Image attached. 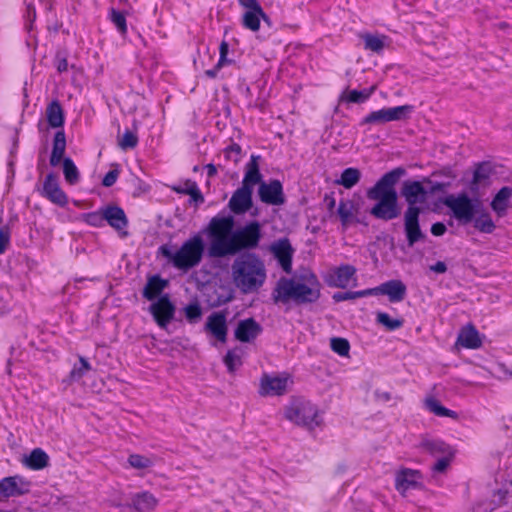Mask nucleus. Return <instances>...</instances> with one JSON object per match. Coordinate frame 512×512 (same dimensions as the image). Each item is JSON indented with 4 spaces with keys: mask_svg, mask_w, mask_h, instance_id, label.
Instances as JSON below:
<instances>
[{
    "mask_svg": "<svg viewBox=\"0 0 512 512\" xmlns=\"http://www.w3.org/2000/svg\"><path fill=\"white\" fill-rule=\"evenodd\" d=\"M321 295V284L310 270H303L291 278L281 277L271 294L275 304L297 305L315 303Z\"/></svg>",
    "mask_w": 512,
    "mask_h": 512,
    "instance_id": "obj_1",
    "label": "nucleus"
},
{
    "mask_svg": "<svg viewBox=\"0 0 512 512\" xmlns=\"http://www.w3.org/2000/svg\"><path fill=\"white\" fill-rule=\"evenodd\" d=\"M405 174L403 168H396L384 174L374 186L367 190V198L374 201L370 208L371 216L382 221H391L401 215V207L395 185Z\"/></svg>",
    "mask_w": 512,
    "mask_h": 512,
    "instance_id": "obj_2",
    "label": "nucleus"
},
{
    "mask_svg": "<svg viewBox=\"0 0 512 512\" xmlns=\"http://www.w3.org/2000/svg\"><path fill=\"white\" fill-rule=\"evenodd\" d=\"M231 277L235 287L242 293H255L266 281L265 264L255 254H243L233 261Z\"/></svg>",
    "mask_w": 512,
    "mask_h": 512,
    "instance_id": "obj_3",
    "label": "nucleus"
},
{
    "mask_svg": "<svg viewBox=\"0 0 512 512\" xmlns=\"http://www.w3.org/2000/svg\"><path fill=\"white\" fill-rule=\"evenodd\" d=\"M232 216L213 217L204 232L208 238L207 255L210 258H225L237 254Z\"/></svg>",
    "mask_w": 512,
    "mask_h": 512,
    "instance_id": "obj_4",
    "label": "nucleus"
},
{
    "mask_svg": "<svg viewBox=\"0 0 512 512\" xmlns=\"http://www.w3.org/2000/svg\"><path fill=\"white\" fill-rule=\"evenodd\" d=\"M160 252L174 267L188 271L201 263L205 252V243L201 234H195L187 239L179 249L173 251L168 246H161Z\"/></svg>",
    "mask_w": 512,
    "mask_h": 512,
    "instance_id": "obj_5",
    "label": "nucleus"
},
{
    "mask_svg": "<svg viewBox=\"0 0 512 512\" xmlns=\"http://www.w3.org/2000/svg\"><path fill=\"white\" fill-rule=\"evenodd\" d=\"M259 159V156H251L250 162L246 165L242 186L233 193L229 201V208L236 214L245 213L252 206L253 187L262 179L258 164Z\"/></svg>",
    "mask_w": 512,
    "mask_h": 512,
    "instance_id": "obj_6",
    "label": "nucleus"
},
{
    "mask_svg": "<svg viewBox=\"0 0 512 512\" xmlns=\"http://www.w3.org/2000/svg\"><path fill=\"white\" fill-rule=\"evenodd\" d=\"M284 418L295 426L314 430L321 425L318 407L303 397H293L283 410Z\"/></svg>",
    "mask_w": 512,
    "mask_h": 512,
    "instance_id": "obj_7",
    "label": "nucleus"
},
{
    "mask_svg": "<svg viewBox=\"0 0 512 512\" xmlns=\"http://www.w3.org/2000/svg\"><path fill=\"white\" fill-rule=\"evenodd\" d=\"M443 204L449 208L453 217L462 224L471 223L476 213L482 208V201L479 196L471 198L467 193L457 195L450 194L443 200Z\"/></svg>",
    "mask_w": 512,
    "mask_h": 512,
    "instance_id": "obj_8",
    "label": "nucleus"
},
{
    "mask_svg": "<svg viewBox=\"0 0 512 512\" xmlns=\"http://www.w3.org/2000/svg\"><path fill=\"white\" fill-rule=\"evenodd\" d=\"M413 112V106L401 105L390 108H382L372 111L365 116L361 122V126H380L392 121L407 120Z\"/></svg>",
    "mask_w": 512,
    "mask_h": 512,
    "instance_id": "obj_9",
    "label": "nucleus"
},
{
    "mask_svg": "<svg viewBox=\"0 0 512 512\" xmlns=\"http://www.w3.org/2000/svg\"><path fill=\"white\" fill-rule=\"evenodd\" d=\"M292 384L293 380L287 373L264 374L260 380L259 393L262 396H281L287 393Z\"/></svg>",
    "mask_w": 512,
    "mask_h": 512,
    "instance_id": "obj_10",
    "label": "nucleus"
},
{
    "mask_svg": "<svg viewBox=\"0 0 512 512\" xmlns=\"http://www.w3.org/2000/svg\"><path fill=\"white\" fill-rule=\"evenodd\" d=\"M237 253L255 249L261 239V225L257 221L250 222L234 231Z\"/></svg>",
    "mask_w": 512,
    "mask_h": 512,
    "instance_id": "obj_11",
    "label": "nucleus"
},
{
    "mask_svg": "<svg viewBox=\"0 0 512 512\" xmlns=\"http://www.w3.org/2000/svg\"><path fill=\"white\" fill-rule=\"evenodd\" d=\"M420 213L414 210H405L403 214L404 232L409 247H413L418 242H424L427 238L420 227Z\"/></svg>",
    "mask_w": 512,
    "mask_h": 512,
    "instance_id": "obj_12",
    "label": "nucleus"
},
{
    "mask_svg": "<svg viewBox=\"0 0 512 512\" xmlns=\"http://www.w3.org/2000/svg\"><path fill=\"white\" fill-rule=\"evenodd\" d=\"M401 194L407 203L406 210L421 212L417 204L426 201L427 191L420 181H405L401 189Z\"/></svg>",
    "mask_w": 512,
    "mask_h": 512,
    "instance_id": "obj_13",
    "label": "nucleus"
},
{
    "mask_svg": "<svg viewBox=\"0 0 512 512\" xmlns=\"http://www.w3.org/2000/svg\"><path fill=\"white\" fill-rule=\"evenodd\" d=\"M149 311L158 326L166 329L168 324L174 318L175 306L170 301L168 295H164L150 305Z\"/></svg>",
    "mask_w": 512,
    "mask_h": 512,
    "instance_id": "obj_14",
    "label": "nucleus"
},
{
    "mask_svg": "<svg viewBox=\"0 0 512 512\" xmlns=\"http://www.w3.org/2000/svg\"><path fill=\"white\" fill-rule=\"evenodd\" d=\"M421 478V473L418 470L402 468L396 472L395 488L405 497L408 491L422 487Z\"/></svg>",
    "mask_w": 512,
    "mask_h": 512,
    "instance_id": "obj_15",
    "label": "nucleus"
},
{
    "mask_svg": "<svg viewBox=\"0 0 512 512\" xmlns=\"http://www.w3.org/2000/svg\"><path fill=\"white\" fill-rule=\"evenodd\" d=\"M258 194L260 200L268 205H282L285 202V197L282 190V185L278 180H272L269 183H258Z\"/></svg>",
    "mask_w": 512,
    "mask_h": 512,
    "instance_id": "obj_16",
    "label": "nucleus"
},
{
    "mask_svg": "<svg viewBox=\"0 0 512 512\" xmlns=\"http://www.w3.org/2000/svg\"><path fill=\"white\" fill-rule=\"evenodd\" d=\"M159 505V499L150 491L134 493L128 507L134 512H153Z\"/></svg>",
    "mask_w": 512,
    "mask_h": 512,
    "instance_id": "obj_17",
    "label": "nucleus"
},
{
    "mask_svg": "<svg viewBox=\"0 0 512 512\" xmlns=\"http://www.w3.org/2000/svg\"><path fill=\"white\" fill-rule=\"evenodd\" d=\"M270 250L274 254L275 258L278 260L283 270L289 273L292 268L293 254V249L291 247L289 240L287 238H283L275 241L271 245Z\"/></svg>",
    "mask_w": 512,
    "mask_h": 512,
    "instance_id": "obj_18",
    "label": "nucleus"
},
{
    "mask_svg": "<svg viewBox=\"0 0 512 512\" xmlns=\"http://www.w3.org/2000/svg\"><path fill=\"white\" fill-rule=\"evenodd\" d=\"M29 491V482L18 476L4 478L0 481V493L5 497L25 494Z\"/></svg>",
    "mask_w": 512,
    "mask_h": 512,
    "instance_id": "obj_19",
    "label": "nucleus"
},
{
    "mask_svg": "<svg viewBox=\"0 0 512 512\" xmlns=\"http://www.w3.org/2000/svg\"><path fill=\"white\" fill-rule=\"evenodd\" d=\"M261 330V326L253 318H248L239 321L234 335L240 342H251L260 334Z\"/></svg>",
    "mask_w": 512,
    "mask_h": 512,
    "instance_id": "obj_20",
    "label": "nucleus"
},
{
    "mask_svg": "<svg viewBox=\"0 0 512 512\" xmlns=\"http://www.w3.org/2000/svg\"><path fill=\"white\" fill-rule=\"evenodd\" d=\"M491 175L492 167L489 164L483 163L478 165L469 185L471 194L474 196H480V190L489 185Z\"/></svg>",
    "mask_w": 512,
    "mask_h": 512,
    "instance_id": "obj_21",
    "label": "nucleus"
},
{
    "mask_svg": "<svg viewBox=\"0 0 512 512\" xmlns=\"http://www.w3.org/2000/svg\"><path fill=\"white\" fill-rule=\"evenodd\" d=\"M44 195L53 203L64 206L67 203V197L61 190L56 176L53 174L47 175L44 186Z\"/></svg>",
    "mask_w": 512,
    "mask_h": 512,
    "instance_id": "obj_22",
    "label": "nucleus"
},
{
    "mask_svg": "<svg viewBox=\"0 0 512 512\" xmlns=\"http://www.w3.org/2000/svg\"><path fill=\"white\" fill-rule=\"evenodd\" d=\"M206 329L215 336L219 341L226 342L227 339V324L226 316L223 313H212L206 322Z\"/></svg>",
    "mask_w": 512,
    "mask_h": 512,
    "instance_id": "obj_23",
    "label": "nucleus"
},
{
    "mask_svg": "<svg viewBox=\"0 0 512 512\" xmlns=\"http://www.w3.org/2000/svg\"><path fill=\"white\" fill-rule=\"evenodd\" d=\"M376 292L387 295L391 302H400L406 295V286L400 280H390L376 287Z\"/></svg>",
    "mask_w": 512,
    "mask_h": 512,
    "instance_id": "obj_24",
    "label": "nucleus"
},
{
    "mask_svg": "<svg viewBox=\"0 0 512 512\" xmlns=\"http://www.w3.org/2000/svg\"><path fill=\"white\" fill-rule=\"evenodd\" d=\"M127 463L130 468L138 471L140 476H144L150 473L152 468L155 466V457L132 453L128 456Z\"/></svg>",
    "mask_w": 512,
    "mask_h": 512,
    "instance_id": "obj_25",
    "label": "nucleus"
},
{
    "mask_svg": "<svg viewBox=\"0 0 512 512\" xmlns=\"http://www.w3.org/2000/svg\"><path fill=\"white\" fill-rule=\"evenodd\" d=\"M355 273L356 269L353 266L342 265L336 268L333 274L330 275L328 283L334 287L346 288L350 284V281L353 279Z\"/></svg>",
    "mask_w": 512,
    "mask_h": 512,
    "instance_id": "obj_26",
    "label": "nucleus"
},
{
    "mask_svg": "<svg viewBox=\"0 0 512 512\" xmlns=\"http://www.w3.org/2000/svg\"><path fill=\"white\" fill-rule=\"evenodd\" d=\"M420 448L430 455H450L454 452L453 448L442 440L423 438L420 442Z\"/></svg>",
    "mask_w": 512,
    "mask_h": 512,
    "instance_id": "obj_27",
    "label": "nucleus"
},
{
    "mask_svg": "<svg viewBox=\"0 0 512 512\" xmlns=\"http://www.w3.org/2000/svg\"><path fill=\"white\" fill-rule=\"evenodd\" d=\"M512 196V189L510 187H502L495 195L491 202V208L499 216L502 217L506 214L509 199Z\"/></svg>",
    "mask_w": 512,
    "mask_h": 512,
    "instance_id": "obj_28",
    "label": "nucleus"
},
{
    "mask_svg": "<svg viewBox=\"0 0 512 512\" xmlns=\"http://www.w3.org/2000/svg\"><path fill=\"white\" fill-rule=\"evenodd\" d=\"M472 222L474 228L481 233L491 234L496 229V224L494 223L490 213L483 207L476 213Z\"/></svg>",
    "mask_w": 512,
    "mask_h": 512,
    "instance_id": "obj_29",
    "label": "nucleus"
},
{
    "mask_svg": "<svg viewBox=\"0 0 512 512\" xmlns=\"http://www.w3.org/2000/svg\"><path fill=\"white\" fill-rule=\"evenodd\" d=\"M105 220L116 230L126 227L127 219L124 211L117 206H110L104 209Z\"/></svg>",
    "mask_w": 512,
    "mask_h": 512,
    "instance_id": "obj_30",
    "label": "nucleus"
},
{
    "mask_svg": "<svg viewBox=\"0 0 512 512\" xmlns=\"http://www.w3.org/2000/svg\"><path fill=\"white\" fill-rule=\"evenodd\" d=\"M46 118L50 127L61 128L64 124V111L58 100L52 101L46 108Z\"/></svg>",
    "mask_w": 512,
    "mask_h": 512,
    "instance_id": "obj_31",
    "label": "nucleus"
},
{
    "mask_svg": "<svg viewBox=\"0 0 512 512\" xmlns=\"http://www.w3.org/2000/svg\"><path fill=\"white\" fill-rule=\"evenodd\" d=\"M457 343L469 349H476L481 346L479 334L473 326H467L460 332Z\"/></svg>",
    "mask_w": 512,
    "mask_h": 512,
    "instance_id": "obj_32",
    "label": "nucleus"
},
{
    "mask_svg": "<svg viewBox=\"0 0 512 512\" xmlns=\"http://www.w3.org/2000/svg\"><path fill=\"white\" fill-rule=\"evenodd\" d=\"M92 369L90 363L83 356H79L78 362H76L67 378L64 382L69 385L75 382H79L90 370Z\"/></svg>",
    "mask_w": 512,
    "mask_h": 512,
    "instance_id": "obj_33",
    "label": "nucleus"
},
{
    "mask_svg": "<svg viewBox=\"0 0 512 512\" xmlns=\"http://www.w3.org/2000/svg\"><path fill=\"white\" fill-rule=\"evenodd\" d=\"M425 408L439 417H448L452 419H458V414L455 411L447 409L444 407L439 400H437L433 396H428L424 399Z\"/></svg>",
    "mask_w": 512,
    "mask_h": 512,
    "instance_id": "obj_34",
    "label": "nucleus"
},
{
    "mask_svg": "<svg viewBox=\"0 0 512 512\" xmlns=\"http://www.w3.org/2000/svg\"><path fill=\"white\" fill-rule=\"evenodd\" d=\"M375 90V85L362 91L346 89L340 95L339 102L363 103L374 93Z\"/></svg>",
    "mask_w": 512,
    "mask_h": 512,
    "instance_id": "obj_35",
    "label": "nucleus"
},
{
    "mask_svg": "<svg viewBox=\"0 0 512 512\" xmlns=\"http://www.w3.org/2000/svg\"><path fill=\"white\" fill-rule=\"evenodd\" d=\"M261 19L269 23V17L266 15L264 10L261 8V14H258L256 10H246L242 16V24L245 28L257 32L260 29Z\"/></svg>",
    "mask_w": 512,
    "mask_h": 512,
    "instance_id": "obj_36",
    "label": "nucleus"
},
{
    "mask_svg": "<svg viewBox=\"0 0 512 512\" xmlns=\"http://www.w3.org/2000/svg\"><path fill=\"white\" fill-rule=\"evenodd\" d=\"M66 148V138L62 130L57 131L53 141V149L50 157V164L57 166L63 159Z\"/></svg>",
    "mask_w": 512,
    "mask_h": 512,
    "instance_id": "obj_37",
    "label": "nucleus"
},
{
    "mask_svg": "<svg viewBox=\"0 0 512 512\" xmlns=\"http://www.w3.org/2000/svg\"><path fill=\"white\" fill-rule=\"evenodd\" d=\"M166 285L167 281L162 280L159 276H153L148 279L143 290V296L148 300H153L161 294Z\"/></svg>",
    "mask_w": 512,
    "mask_h": 512,
    "instance_id": "obj_38",
    "label": "nucleus"
},
{
    "mask_svg": "<svg viewBox=\"0 0 512 512\" xmlns=\"http://www.w3.org/2000/svg\"><path fill=\"white\" fill-rule=\"evenodd\" d=\"M49 457L40 448L34 449L25 459L24 463L31 469L40 470L48 465Z\"/></svg>",
    "mask_w": 512,
    "mask_h": 512,
    "instance_id": "obj_39",
    "label": "nucleus"
},
{
    "mask_svg": "<svg viewBox=\"0 0 512 512\" xmlns=\"http://www.w3.org/2000/svg\"><path fill=\"white\" fill-rule=\"evenodd\" d=\"M244 351L240 347H235L229 350L224 357V363L230 373H233L238 367L242 365V358Z\"/></svg>",
    "mask_w": 512,
    "mask_h": 512,
    "instance_id": "obj_40",
    "label": "nucleus"
},
{
    "mask_svg": "<svg viewBox=\"0 0 512 512\" xmlns=\"http://www.w3.org/2000/svg\"><path fill=\"white\" fill-rule=\"evenodd\" d=\"M364 47L372 52L379 53L385 47L386 36L375 34H363Z\"/></svg>",
    "mask_w": 512,
    "mask_h": 512,
    "instance_id": "obj_41",
    "label": "nucleus"
},
{
    "mask_svg": "<svg viewBox=\"0 0 512 512\" xmlns=\"http://www.w3.org/2000/svg\"><path fill=\"white\" fill-rule=\"evenodd\" d=\"M361 177L360 170L357 168H347L345 169L339 180L336 181L337 184L342 185L346 189H351L355 186Z\"/></svg>",
    "mask_w": 512,
    "mask_h": 512,
    "instance_id": "obj_42",
    "label": "nucleus"
},
{
    "mask_svg": "<svg viewBox=\"0 0 512 512\" xmlns=\"http://www.w3.org/2000/svg\"><path fill=\"white\" fill-rule=\"evenodd\" d=\"M376 321L378 324L384 326L387 330L392 331L399 329L403 325V319L400 318H391L389 314L385 312H378L376 316Z\"/></svg>",
    "mask_w": 512,
    "mask_h": 512,
    "instance_id": "obj_43",
    "label": "nucleus"
},
{
    "mask_svg": "<svg viewBox=\"0 0 512 512\" xmlns=\"http://www.w3.org/2000/svg\"><path fill=\"white\" fill-rule=\"evenodd\" d=\"M338 214L343 225H347L355 215V205L352 201H341L338 207Z\"/></svg>",
    "mask_w": 512,
    "mask_h": 512,
    "instance_id": "obj_44",
    "label": "nucleus"
},
{
    "mask_svg": "<svg viewBox=\"0 0 512 512\" xmlns=\"http://www.w3.org/2000/svg\"><path fill=\"white\" fill-rule=\"evenodd\" d=\"M63 172L65 179L70 184H75L79 180V172L70 158L63 159Z\"/></svg>",
    "mask_w": 512,
    "mask_h": 512,
    "instance_id": "obj_45",
    "label": "nucleus"
},
{
    "mask_svg": "<svg viewBox=\"0 0 512 512\" xmlns=\"http://www.w3.org/2000/svg\"><path fill=\"white\" fill-rule=\"evenodd\" d=\"M331 349L343 357L349 356L350 344L347 339L335 337L330 340Z\"/></svg>",
    "mask_w": 512,
    "mask_h": 512,
    "instance_id": "obj_46",
    "label": "nucleus"
},
{
    "mask_svg": "<svg viewBox=\"0 0 512 512\" xmlns=\"http://www.w3.org/2000/svg\"><path fill=\"white\" fill-rule=\"evenodd\" d=\"M455 455V451L450 455H443L442 458L438 459L431 467L432 475L435 477L438 474H443L447 471L450 463L452 462Z\"/></svg>",
    "mask_w": 512,
    "mask_h": 512,
    "instance_id": "obj_47",
    "label": "nucleus"
},
{
    "mask_svg": "<svg viewBox=\"0 0 512 512\" xmlns=\"http://www.w3.org/2000/svg\"><path fill=\"white\" fill-rule=\"evenodd\" d=\"M138 143V137L135 133L127 130L121 137H118V146L122 150L134 148Z\"/></svg>",
    "mask_w": 512,
    "mask_h": 512,
    "instance_id": "obj_48",
    "label": "nucleus"
},
{
    "mask_svg": "<svg viewBox=\"0 0 512 512\" xmlns=\"http://www.w3.org/2000/svg\"><path fill=\"white\" fill-rule=\"evenodd\" d=\"M184 314L191 323L197 322L202 316V308L198 302L190 303L184 308Z\"/></svg>",
    "mask_w": 512,
    "mask_h": 512,
    "instance_id": "obj_49",
    "label": "nucleus"
},
{
    "mask_svg": "<svg viewBox=\"0 0 512 512\" xmlns=\"http://www.w3.org/2000/svg\"><path fill=\"white\" fill-rule=\"evenodd\" d=\"M111 20L122 34L126 33V31H127L126 18L122 12H119V11H116L113 9L111 11Z\"/></svg>",
    "mask_w": 512,
    "mask_h": 512,
    "instance_id": "obj_50",
    "label": "nucleus"
},
{
    "mask_svg": "<svg viewBox=\"0 0 512 512\" xmlns=\"http://www.w3.org/2000/svg\"><path fill=\"white\" fill-rule=\"evenodd\" d=\"M224 152L227 160L233 161L235 164L240 161L241 147L238 144H232Z\"/></svg>",
    "mask_w": 512,
    "mask_h": 512,
    "instance_id": "obj_51",
    "label": "nucleus"
},
{
    "mask_svg": "<svg viewBox=\"0 0 512 512\" xmlns=\"http://www.w3.org/2000/svg\"><path fill=\"white\" fill-rule=\"evenodd\" d=\"M374 400L378 403H389L392 400V395L389 391L383 388H375L373 391Z\"/></svg>",
    "mask_w": 512,
    "mask_h": 512,
    "instance_id": "obj_52",
    "label": "nucleus"
},
{
    "mask_svg": "<svg viewBox=\"0 0 512 512\" xmlns=\"http://www.w3.org/2000/svg\"><path fill=\"white\" fill-rule=\"evenodd\" d=\"M104 220V210L102 212H93L85 215V221L93 226H101Z\"/></svg>",
    "mask_w": 512,
    "mask_h": 512,
    "instance_id": "obj_53",
    "label": "nucleus"
},
{
    "mask_svg": "<svg viewBox=\"0 0 512 512\" xmlns=\"http://www.w3.org/2000/svg\"><path fill=\"white\" fill-rule=\"evenodd\" d=\"M10 232L8 227L3 226L0 228V254H2L9 244Z\"/></svg>",
    "mask_w": 512,
    "mask_h": 512,
    "instance_id": "obj_54",
    "label": "nucleus"
},
{
    "mask_svg": "<svg viewBox=\"0 0 512 512\" xmlns=\"http://www.w3.org/2000/svg\"><path fill=\"white\" fill-rule=\"evenodd\" d=\"M240 5L244 7L246 10H254L258 14H261V6L257 0H238Z\"/></svg>",
    "mask_w": 512,
    "mask_h": 512,
    "instance_id": "obj_55",
    "label": "nucleus"
},
{
    "mask_svg": "<svg viewBox=\"0 0 512 512\" xmlns=\"http://www.w3.org/2000/svg\"><path fill=\"white\" fill-rule=\"evenodd\" d=\"M189 195L195 202L203 203L204 198L195 183L189 184Z\"/></svg>",
    "mask_w": 512,
    "mask_h": 512,
    "instance_id": "obj_56",
    "label": "nucleus"
},
{
    "mask_svg": "<svg viewBox=\"0 0 512 512\" xmlns=\"http://www.w3.org/2000/svg\"><path fill=\"white\" fill-rule=\"evenodd\" d=\"M228 43L223 41L220 44V59L217 63V68H221L227 62V54H228Z\"/></svg>",
    "mask_w": 512,
    "mask_h": 512,
    "instance_id": "obj_57",
    "label": "nucleus"
},
{
    "mask_svg": "<svg viewBox=\"0 0 512 512\" xmlns=\"http://www.w3.org/2000/svg\"><path fill=\"white\" fill-rule=\"evenodd\" d=\"M118 170H111L109 171L105 177L103 178V181H102V184L105 186V187H110L112 186L116 180H117V177H118Z\"/></svg>",
    "mask_w": 512,
    "mask_h": 512,
    "instance_id": "obj_58",
    "label": "nucleus"
},
{
    "mask_svg": "<svg viewBox=\"0 0 512 512\" xmlns=\"http://www.w3.org/2000/svg\"><path fill=\"white\" fill-rule=\"evenodd\" d=\"M349 465L345 461H338L333 466V473L335 475H342L348 471Z\"/></svg>",
    "mask_w": 512,
    "mask_h": 512,
    "instance_id": "obj_59",
    "label": "nucleus"
},
{
    "mask_svg": "<svg viewBox=\"0 0 512 512\" xmlns=\"http://www.w3.org/2000/svg\"><path fill=\"white\" fill-rule=\"evenodd\" d=\"M446 226L442 222L434 223L431 226V233L434 236H442L446 232Z\"/></svg>",
    "mask_w": 512,
    "mask_h": 512,
    "instance_id": "obj_60",
    "label": "nucleus"
},
{
    "mask_svg": "<svg viewBox=\"0 0 512 512\" xmlns=\"http://www.w3.org/2000/svg\"><path fill=\"white\" fill-rule=\"evenodd\" d=\"M333 299L336 302L353 300L352 292H337L333 295Z\"/></svg>",
    "mask_w": 512,
    "mask_h": 512,
    "instance_id": "obj_61",
    "label": "nucleus"
},
{
    "mask_svg": "<svg viewBox=\"0 0 512 512\" xmlns=\"http://www.w3.org/2000/svg\"><path fill=\"white\" fill-rule=\"evenodd\" d=\"M429 269L437 274H444L447 271V266L444 262L438 261L436 264L431 265Z\"/></svg>",
    "mask_w": 512,
    "mask_h": 512,
    "instance_id": "obj_62",
    "label": "nucleus"
},
{
    "mask_svg": "<svg viewBox=\"0 0 512 512\" xmlns=\"http://www.w3.org/2000/svg\"><path fill=\"white\" fill-rule=\"evenodd\" d=\"M448 187H449V184H447V183L437 182V183H433L431 185L430 191H431V193L444 192L447 190Z\"/></svg>",
    "mask_w": 512,
    "mask_h": 512,
    "instance_id": "obj_63",
    "label": "nucleus"
},
{
    "mask_svg": "<svg viewBox=\"0 0 512 512\" xmlns=\"http://www.w3.org/2000/svg\"><path fill=\"white\" fill-rule=\"evenodd\" d=\"M373 294H377L376 288L362 290V291H357V292H352L353 299L364 297V296H368V295H373Z\"/></svg>",
    "mask_w": 512,
    "mask_h": 512,
    "instance_id": "obj_64",
    "label": "nucleus"
}]
</instances>
